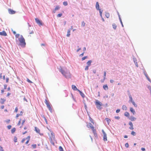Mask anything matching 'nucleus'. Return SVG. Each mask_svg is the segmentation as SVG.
Returning a JSON list of instances; mask_svg holds the SVG:
<instances>
[{"instance_id":"a878e982","label":"nucleus","mask_w":151,"mask_h":151,"mask_svg":"<svg viewBox=\"0 0 151 151\" xmlns=\"http://www.w3.org/2000/svg\"><path fill=\"white\" fill-rule=\"evenodd\" d=\"M106 71H104V74L103 76V78H104V81L106 78Z\"/></svg>"},{"instance_id":"cd10ccee","label":"nucleus","mask_w":151,"mask_h":151,"mask_svg":"<svg viewBox=\"0 0 151 151\" xmlns=\"http://www.w3.org/2000/svg\"><path fill=\"white\" fill-rule=\"evenodd\" d=\"M20 35L19 34H16L15 35V37L16 38L19 39V38L20 37Z\"/></svg>"},{"instance_id":"864d4df0","label":"nucleus","mask_w":151,"mask_h":151,"mask_svg":"<svg viewBox=\"0 0 151 151\" xmlns=\"http://www.w3.org/2000/svg\"><path fill=\"white\" fill-rule=\"evenodd\" d=\"M25 119L23 120H22V125H23V124H24V122H25Z\"/></svg>"},{"instance_id":"dca6fc26","label":"nucleus","mask_w":151,"mask_h":151,"mask_svg":"<svg viewBox=\"0 0 151 151\" xmlns=\"http://www.w3.org/2000/svg\"><path fill=\"white\" fill-rule=\"evenodd\" d=\"M72 89L74 91H78V89L76 87L75 85H72Z\"/></svg>"},{"instance_id":"4c0bfd02","label":"nucleus","mask_w":151,"mask_h":151,"mask_svg":"<svg viewBox=\"0 0 151 151\" xmlns=\"http://www.w3.org/2000/svg\"><path fill=\"white\" fill-rule=\"evenodd\" d=\"M63 4L65 6H67L68 5V2L67 1H64L63 2Z\"/></svg>"},{"instance_id":"79ce46f5","label":"nucleus","mask_w":151,"mask_h":151,"mask_svg":"<svg viewBox=\"0 0 151 151\" xmlns=\"http://www.w3.org/2000/svg\"><path fill=\"white\" fill-rule=\"evenodd\" d=\"M62 15V14H59L57 15L58 17H60Z\"/></svg>"},{"instance_id":"ea45409f","label":"nucleus","mask_w":151,"mask_h":151,"mask_svg":"<svg viewBox=\"0 0 151 151\" xmlns=\"http://www.w3.org/2000/svg\"><path fill=\"white\" fill-rule=\"evenodd\" d=\"M119 21L121 22V23L122 25V27H123V23H122V19H121V18H120V19H119Z\"/></svg>"},{"instance_id":"aec40b11","label":"nucleus","mask_w":151,"mask_h":151,"mask_svg":"<svg viewBox=\"0 0 151 151\" xmlns=\"http://www.w3.org/2000/svg\"><path fill=\"white\" fill-rule=\"evenodd\" d=\"M78 91L79 92L80 94L82 96V97L83 98H84L85 97V95L84 93L79 90H78Z\"/></svg>"},{"instance_id":"5701e85b","label":"nucleus","mask_w":151,"mask_h":151,"mask_svg":"<svg viewBox=\"0 0 151 151\" xmlns=\"http://www.w3.org/2000/svg\"><path fill=\"white\" fill-rule=\"evenodd\" d=\"M124 115L127 117L129 116V114L127 112H125L124 113Z\"/></svg>"},{"instance_id":"473e14b6","label":"nucleus","mask_w":151,"mask_h":151,"mask_svg":"<svg viewBox=\"0 0 151 151\" xmlns=\"http://www.w3.org/2000/svg\"><path fill=\"white\" fill-rule=\"evenodd\" d=\"M131 134L133 136H135L136 135V133L134 131H132L131 133Z\"/></svg>"},{"instance_id":"bf43d9fd","label":"nucleus","mask_w":151,"mask_h":151,"mask_svg":"<svg viewBox=\"0 0 151 151\" xmlns=\"http://www.w3.org/2000/svg\"><path fill=\"white\" fill-rule=\"evenodd\" d=\"M151 83V81L150 80V78H149V77H147L146 78Z\"/></svg>"},{"instance_id":"37998d69","label":"nucleus","mask_w":151,"mask_h":151,"mask_svg":"<svg viewBox=\"0 0 151 151\" xmlns=\"http://www.w3.org/2000/svg\"><path fill=\"white\" fill-rule=\"evenodd\" d=\"M36 144H34V145H32V147L34 148H36Z\"/></svg>"},{"instance_id":"774afa93","label":"nucleus","mask_w":151,"mask_h":151,"mask_svg":"<svg viewBox=\"0 0 151 151\" xmlns=\"http://www.w3.org/2000/svg\"><path fill=\"white\" fill-rule=\"evenodd\" d=\"M135 64L136 65V66L137 67H138V65L137 64V62H135Z\"/></svg>"},{"instance_id":"9d476101","label":"nucleus","mask_w":151,"mask_h":151,"mask_svg":"<svg viewBox=\"0 0 151 151\" xmlns=\"http://www.w3.org/2000/svg\"><path fill=\"white\" fill-rule=\"evenodd\" d=\"M130 111L132 113V114L134 115L135 114L136 112L135 110L133 109V108L132 107H131L130 108Z\"/></svg>"},{"instance_id":"f704fd0d","label":"nucleus","mask_w":151,"mask_h":151,"mask_svg":"<svg viewBox=\"0 0 151 151\" xmlns=\"http://www.w3.org/2000/svg\"><path fill=\"white\" fill-rule=\"evenodd\" d=\"M85 23L84 22V21H83L82 22L81 24V26L82 27H84L85 26Z\"/></svg>"},{"instance_id":"2f4dec72","label":"nucleus","mask_w":151,"mask_h":151,"mask_svg":"<svg viewBox=\"0 0 151 151\" xmlns=\"http://www.w3.org/2000/svg\"><path fill=\"white\" fill-rule=\"evenodd\" d=\"M99 11L100 15L101 17H102V13L103 12V10H99Z\"/></svg>"},{"instance_id":"603ef678","label":"nucleus","mask_w":151,"mask_h":151,"mask_svg":"<svg viewBox=\"0 0 151 151\" xmlns=\"http://www.w3.org/2000/svg\"><path fill=\"white\" fill-rule=\"evenodd\" d=\"M21 119L19 121V122L17 124L19 126L20 125V124L21 123Z\"/></svg>"},{"instance_id":"b1692460","label":"nucleus","mask_w":151,"mask_h":151,"mask_svg":"<svg viewBox=\"0 0 151 151\" xmlns=\"http://www.w3.org/2000/svg\"><path fill=\"white\" fill-rule=\"evenodd\" d=\"M105 119L106 120L108 124L109 125L110 122L111 121V120L108 118H106Z\"/></svg>"},{"instance_id":"6e6d98bb","label":"nucleus","mask_w":151,"mask_h":151,"mask_svg":"<svg viewBox=\"0 0 151 151\" xmlns=\"http://www.w3.org/2000/svg\"><path fill=\"white\" fill-rule=\"evenodd\" d=\"M120 109H117V110H116V113H119V112H120Z\"/></svg>"},{"instance_id":"052dcab7","label":"nucleus","mask_w":151,"mask_h":151,"mask_svg":"<svg viewBox=\"0 0 151 151\" xmlns=\"http://www.w3.org/2000/svg\"><path fill=\"white\" fill-rule=\"evenodd\" d=\"M151 83V81L150 80V78H149V77H147L146 78Z\"/></svg>"},{"instance_id":"72a5a7b5","label":"nucleus","mask_w":151,"mask_h":151,"mask_svg":"<svg viewBox=\"0 0 151 151\" xmlns=\"http://www.w3.org/2000/svg\"><path fill=\"white\" fill-rule=\"evenodd\" d=\"M132 104L135 107H137V105L135 104V103L134 101L132 102Z\"/></svg>"},{"instance_id":"4be33fe9","label":"nucleus","mask_w":151,"mask_h":151,"mask_svg":"<svg viewBox=\"0 0 151 151\" xmlns=\"http://www.w3.org/2000/svg\"><path fill=\"white\" fill-rule=\"evenodd\" d=\"M105 15L106 17L107 18H109V13L107 12H105Z\"/></svg>"},{"instance_id":"680f3d73","label":"nucleus","mask_w":151,"mask_h":151,"mask_svg":"<svg viewBox=\"0 0 151 151\" xmlns=\"http://www.w3.org/2000/svg\"><path fill=\"white\" fill-rule=\"evenodd\" d=\"M9 80V78H7L6 79V83H8V82Z\"/></svg>"},{"instance_id":"a19ab883","label":"nucleus","mask_w":151,"mask_h":151,"mask_svg":"<svg viewBox=\"0 0 151 151\" xmlns=\"http://www.w3.org/2000/svg\"><path fill=\"white\" fill-rule=\"evenodd\" d=\"M43 117L44 118V119L46 124H47V119H46V118L44 116H43Z\"/></svg>"},{"instance_id":"ddd939ff","label":"nucleus","mask_w":151,"mask_h":151,"mask_svg":"<svg viewBox=\"0 0 151 151\" xmlns=\"http://www.w3.org/2000/svg\"><path fill=\"white\" fill-rule=\"evenodd\" d=\"M96 7L97 10H100L99 8V5L98 2H97L96 3Z\"/></svg>"},{"instance_id":"20e7f679","label":"nucleus","mask_w":151,"mask_h":151,"mask_svg":"<svg viewBox=\"0 0 151 151\" xmlns=\"http://www.w3.org/2000/svg\"><path fill=\"white\" fill-rule=\"evenodd\" d=\"M45 104H46L47 107L48 108L50 112H52V109L51 108L50 106V105L49 102H48V101L46 99H45Z\"/></svg>"},{"instance_id":"393cba45","label":"nucleus","mask_w":151,"mask_h":151,"mask_svg":"<svg viewBox=\"0 0 151 151\" xmlns=\"http://www.w3.org/2000/svg\"><path fill=\"white\" fill-rule=\"evenodd\" d=\"M122 109L123 110H127V107L125 105H123L122 106Z\"/></svg>"},{"instance_id":"f03ea898","label":"nucleus","mask_w":151,"mask_h":151,"mask_svg":"<svg viewBox=\"0 0 151 151\" xmlns=\"http://www.w3.org/2000/svg\"><path fill=\"white\" fill-rule=\"evenodd\" d=\"M18 40L20 42L19 45L22 47H25L26 45L25 40L22 35H20Z\"/></svg>"},{"instance_id":"423d86ee","label":"nucleus","mask_w":151,"mask_h":151,"mask_svg":"<svg viewBox=\"0 0 151 151\" xmlns=\"http://www.w3.org/2000/svg\"><path fill=\"white\" fill-rule=\"evenodd\" d=\"M35 20L36 22L39 25H42V21L40 20L37 18H36L35 19Z\"/></svg>"},{"instance_id":"c756f323","label":"nucleus","mask_w":151,"mask_h":151,"mask_svg":"<svg viewBox=\"0 0 151 151\" xmlns=\"http://www.w3.org/2000/svg\"><path fill=\"white\" fill-rule=\"evenodd\" d=\"M60 8V6H57L55 8V10H58Z\"/></svg>"},{"instance_id":"c9c22d12","label":"nucleus","mask_w":151,"mask_h":151,"mask_svg":"<svg viewBox=\"0 0 151 151\" xmlns=\"http://www.w3.org/2000/svg\"><path fill=\"white\" fill-rule=\"evenodd\" d=\"M89 120L93 124L94 123L93 122V119L90 117V116H89Z\"/></svg>"},{"instance_id":"1a4fd4ad","label":"nucleus","mask_w":151,"mask_h":151,"mask_svg":"<svg viewBox=\"0 0 151 151\" xmlns=\"http://www.w3.org/2000/svg\"><path fill=\"white\" fill-rule=\"evenodd\" d=\"M35 130L37 133L40 134V135H42V134L40 133V129L37 127H35Z\"/></svg>"},{"instance_id":"a18cd8bd","label":"nucleus","mask_w":151,"mask_h":151,"mask_svg":"<svg viewBox=\"0 0 151 151\" xmlns=\"http://www.w3.org/2000/svg\"><path fill=\"white\" fill-rule=\"evenodd\" d=\"M133 61H134V63H135V62H137V60H136V59L135 58L133 57Z\"/></svg>"},{"instance_id":"9b49d317","label":"nucleus","mask_w":151,"mask_h":151,"mask_svg":"<svg viewBox=\"0 0 151 151\" xmlns=\"http://www.w3.org/2000/svg\"><path fill=\"white\" fill-rule=\"evenodd\" d=\"M129 119L131 121H134L136 120L137 119V118L133 116H131L129 118Z\"/></svg>"},{"instance_id":"5fc2aeb1","label":"nucleus","mask_w":151,"mask_h":151,"mask_svg":"<svg viewBox=\"0 0 151 151\" xmlns=\"http://www.w3.org/2000/svg\"><path fill=\"white\" fill-rule=\"evenodd\" d=\"M1 100H2V101L1 102V103L2 104L4 103V102L5 101V99H1Z\"/></svg>"},{"instance_id":"6e6552de","label":"nucleus","mask_w":151,"mask_h":151,"mask_svg":"<svg viewBox=\"0 0 151 151\" xmlns=\"http://www.w3.org/2000/svg\"><path fill=\"white\" fill-rule=\"evenodd\" d=\"M129 124L130 126V127H129V128L131 130L133 129V125L132 123L131 122H129Z\"/></svg>"},{"instance_id":"49530a36","label":"nucleus","mask_w":151,"mask_h":151,"mask_svg":"<svg viewBox=\"0 0 151 151\" xmlns=\"http://www.w3.org/2000/svg\"><path fill=\"white\" fill-rule=\"evenodd\" d=\"M147 88L150 90V92H151V87L150 86H148Z\"/></svg>"},{"instance_id":"4468645a","label":"nucleus","mask_w":151,"mask_h":151,"mask_svg":"<svg viewBox=\"0 0 151 151\" xmlns=\"http://www.w3.org/2000/svg\"><path fill=\"white\" fill-rule=\"evenodd\" d=\"M0 35L6 36L7 35V34L6 32L5 31H3L2 32H0Z\"/></svg>"},{"instance_id":"7ed1b4c3","label":"nucleus","mask_w":151,"mask_h":151,"mask_svg":"<svg viewBox=\"0 0 151 151\" xmlns=\"http://www.w3.org/2000/svg\"><path fill=\"white\" fill-rule=\"evenodd\" d=\"M95 104L96 106V107L99 109H101V106L102 104L98 100H96L95 102Z\"/></svg>"},{"instance_id":"09e8293b","label":"nucleus","mask_w":151,"mask_h":151,"mask_svg":"<svg viewBox=\"0 0 151 151\" xmlns=\"http://www.w3.org/2000/svg\"><path fill=\"white\" fill-rule=\"evenodd\" d=\"M27 81L29 83H32V82L31 81H30L29 79H27Z\"/></svg>"},{"instance_id":"3c124183","label":"nucleus","mask_w":151,"mask_h":151,"mask_svg":"<svg viewBox=\"0 0 151 151\" xmlns=\"http://www.w3.org/2000/svg\"><path fill=\"white\" fill-rule=\"evenodd\" d=\"M125 146L126 147L128 148L129 147V144L128 143H126L125 145Z\"/></svg>"},{"instance_id":"0e129e2a","label":"nucleus","mask_w":151,"mask_h":151,"mask_svg":"<svg viewBox=\"0 0 151 151\" xmlns=\"http://www.w3.org/2000/svg\"><path fill=\"white\" fill-rule=\"evenodd\" d=\"M18 110V109L17 107H16L15 109V111L16 112H17Z\"/></svg>"},{"instance_id":"4d7b16f0","label":"nucleus","mask_w":151,"mask_h":151,"mask_svg":"<svg viewBox=\"0 0 151 151\" xmlns=\"http://www.w3.org/2000/svg\"><path fill=\"white\" fill-rule=\"evenodd\" d=\"M17 138L15 137L14 138V142H17Z\"/></svg>"},{"instance_id":"f8f14e48","label":"nucleus","mask_w":151,"mask_h":151,"mask_svg":"<svg viewBox=\"0 0 151 151\" xmlns=\"http://www.w3.org/2000/svg\"><path fill=\"white\" fill-rule=\"evenodd\" d=\"M10 14H14L15 13V12L13 10L9 9L8 10Z\"/></svg>"},{"instance_id":"c03bdc74","label":"nucleus","mask_w":151,"mask_h":151,"mask_svg":"<svg viewBox=\"0 0 151 151\" xmlns=\"http://www.w3.org/2000/svg\"><path fill=\"white\" fill-rule=\"evenodd\" d=\"M89 66H86V68H85V70H88V67H89Z\"/></svg>"},{"instance_id":"338daca9","label":"nucleus","mask_w":151,"mask_h":151,"mask_svg":"<svg viewBox=\"0 0 151 151\" xmlns=\"http://www.w3.org/2000/svg\"><path fill=\"white\" fill-rule=\"evenodd\" d=\"M141 150L142 151H145V149L144 148H141Z\"/></svg>"},{"instance_id":"2eb2a0df","label":"nucleus","mask_w":151,"mask_h":151,"mask_svg":"<svg viewBox=\"0 0 151 151\" xmlns=\"http://www.w3.org/2000/svg\"><path fill=\"white\" fill-rule=\"evenodd\" d=\"M129 102H132L134 101V100L132 99V97L131 96V95L130 94H129Z\"/></svg>"},{"instance_id":"6ab92c4d","label":"nucleus","mask_w":151,"mask_h":151,"mask_svg":"<svg viewBox=\"0 0 151 151\" xmlns=\"http://www.w3.org/2000/svg\"><path fill=\"white\" fill-rule=\"evenodd\" d=\"M104 89L105 90H107L108 89V87L107 85H104L103 86Z\"/></svg>"},{"instance_id":"412c9836","label":"nucleus","mask_w":151,"mask_h":151,"mask_svg":"<svg viewBox=\"0 0 151 151\" xmlns=\"http://www.w3.org/2000/svg\"><path fill=\"white\" fill-rule=\"evenodd\" d=\"M93 131V132L94 134V135L95 137H96L97 136V134L96 132V130L94 129H93L92 130Z\"/></svg>"},{"instance_id":"c85d7f7f","label":"nucleus","mask_w":151,"mask_h":151,"mask_svg":"<svg viewBox=\"0 0 151 151\" xmlns=\"http://www.w3.org/2000/svg\"><path fill=\"white\" fill-rule=\"evenodd\" d=\"M112 26H113V28L114 29H116V28L117 26H116L115 24H112Z\"/></svg>"},{"instance_id":"69168bd1","label":"nucleus","mask_w":151,"mask_h":151,"mask_svg":"<svg viewBox=\"0 0 151 151\" xmlns=\"http://www.w3.org/2000/svg\"><path fill=\"white\" fill-rule=\"evenodd\" d=\"M114 82V81L113 80H110V82L111 83H113Z\"/></svg>"},{"instance_id":"bb28decb","label":"nucleus","mask_w":151,"mask_h":151,"mask_svg":"<svg viewBox=\"0 0 151 151\" xmlns=\"http://www.w3.org/2000/svg\"><path fill=\"white\" fill-rule=\"evenodd\" d=\"M16 130V128H13L11 130V133H13L15 132Z\"/></svg>"},{"instance_id":"0eeeda50","label":"nucleus","mask_w":151,"mask_h":151,"mask_svg":"<svg viewBox=\"0 0 151 151\" xmlns=\"http://www.w3.org/2000/svg\"><path fill=\"white\" fill-rule=\"evenodd\" d=\"M87 126L88 128H91L92 129V130L94 129V127L90 123H89L87 124Z\"/></svg>"},{"instance_id":"39448f33","label":"nucleus","mask_w":151,"mask_h":151,"mask_svg":"<svg viewBox=\"0 0 151 151\" xmlns=\"http://www.w3.org/2000/svg\"><path fill=\"white\" fill-rule=\"evenodd\" d=\"M102 132L103 134V140L104 141H107V135L103 129L102 130Z\"/></svg>"},{"instance_id":"58836bf2","label":"nucleus","mask_w":151,"mask_h":151,"mask_svg":"<svg viewBox=\"0 0 151 151\" xmlns=\"http://www.w3.org/2000/svg\"><path fill=\"white\" fill-rule=\"evenodd\" d=\"M87 58V56H84L82 58V60L83 61Z\"/></svg>"},{"instance_id":"f257e3e1","label":"nucleus","mask_w":151,"mask_h":151,"mask_svg":"<svg viewBox=\"0 0 151 151\" xmlns=\"http://www.w3.org/2000/svg\"><path fill=\"white\" fill-rule=\"evenodd\" d=\"M58 70L67 79H69L71 78V75L69 70H68L66 68H62L60 67V68H58Z\"/></svg>"},{"instance_id":"7c9ffc66","label":"nucleus","mask_w":151,"mask_h":151,"mask_svg":"<svg viewBox=\"0 0 151 151\" xmlns=\"http://www.w3.org/2000/svg\"><path fill=\"white\" fill-rule=\"evenodd\" d=\"M59 151H64L63 150V148L61 146H59Z\"/></svg>"},{"instance_id":"13d9d810","label":"nucleus","mask_w":151,"mask_h":151,"mask_svg":"<svg viewBox=\"0 0 151 151\" xmlns=\"http://www.w3.org/2000/svg\"><path fill=\"white\" fill-rule=\"evenodd\" d=\"M12 127V126L11 125H9L7 126V128L8 129H10Z\"/></svg>"},{"instance_id":"f3484780","label":"nucleus","mask_w":151,"mask_h":151,"mask_svg":"<svg viewBox=\"0 0 151 151\" xmlns=\"http://www.w3.org/2000/svg\"><path fill=\"white\" fill-rule=\"evenodd\" d=\"M92 61L91 60H89L86 63V64H87V65L89 66H90L91 65V64L92 63Z\"/></svg>"},{"instance_id":"e433bc0d","label":"nucleus","mask_w":151,"mask_h":151,"mask_svg":"<svg viewBox=\"0 0 151 151\" xmlns=\"http://www.w3.org/2000/svg\"><path fill=\"white\" fill-rule=\"evenodd\" d=\"M144 73L146 78L147 77H148V75H147L146 72L145 71H144Z\"/></svg>"},{"instance_id":"8fccbe9b","label":"nucleus","mask_w":151,"mask_h":151,"mask_svg":"<svg viewBox=\"0 0 151 151\" xmlns=\"http://www.w3.org/2000/svg\"><path fill=\"white\" fill-rule=\"evenodd\" d=\"M115 118V119H120V117L119 116H115L114 117Z\"/></svg>"},{"instance_id":"a211bd4d","label":"nucleus","mask_w":151,"mask_h":151,"mask_svg":"<svg viewBox=\"0 0 151 151\" xmlns=\"http://www.w3.org/2000/svg\"><path fill=\"white\" fill-rule=\"evenodd\" d=\"M70 29H68L67 31V34L66 35V36L68 37H70Z\"/></svg>"},{"instance_id":"de8ad7c7","label":"nucleus","mask_w":151,"mask_h":151,"mask_svg":"<svg viewBox=\"0 0 151 151\" xmlns=\"http://www.w3.org/2000/svg\"><path fill=\"white\" fill-rule=\"evenodd\" d=\"M0 151H4V150H3V147L0 145Z\"/></svg>"},{"instance_id":"e2e57ef3","label":"nucleus","mask_w":151,"mask_h":151,"mask_svg":"<svg viewBox=\"0 0 151 151\" xmlns=\"http://www.w3.org/2000/svg\"><path fill=\"white\" fill-rule=\"evenodd\" d=\"M25 140V139H24V138L22 140V141H21L22 142V143H23L24 142Z\"/></svg>"}]
</instances>
